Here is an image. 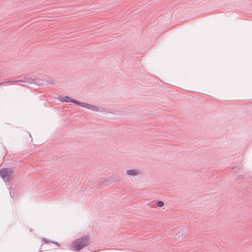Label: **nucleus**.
I'll return each instance as SVG.
<instances>
[{"instance_id": "f257e3e1", "label": "nucleus", "mask_w": 252, "mask_h": 252, "mask_svg": "<svg viewBox=\"0 0 252 252\" xmlns=\"http://www.w3.org/2000/svg\"><path fill=\"white\" fill-rule=\"evenodd\" d=\"M90 242L89 236H84L76 239L73 242V248L75 251H79L88 246Z\"/></svg>"}, {"instance_id": "f03ea898", "label": "nucleus", "mask_w": 252, "mask_h": 252, "mask_svg": "<svg viewBox=\"0 0 252 252\" xmlns=\"http://www.w3.org/2000/svg\"><path fill=\"white\" fill-rule=\"evenodd\" d=\"M13 171L10 168H1L0 170V176L5 182H9L12 178Z\"/></svg>"}, {"instance_id": "7ed1b4c3", "label": "nucleus", "mask_w": 252, "mask_h": 252, "mask_svg": "<svg viewBox=\"0 0 252 252\" xmlns=\"http://www.w3.org/2000/svg\"><path fill=\"white\" fill-rule=\"evenodd\" d=\"M79 106L94 111H103V110L104 109L103 108L99 107L98 106H97L96 105H94L87 103L81 102H80Z\"/></svg>"}, {"instance_id": "20e7f679", "label": "nucleus", "mask_w": 252, "mask_h": 252, "mask_svg": "<svg viewBox=\"0 0 252 252\" xmlns=\"http://www.w3.org/2000/svg\"><path fill=\"white\" fill-rule=\"evenodd\" d=\"M59 100L62 102H72L79 106L80 102L68 96H61Z\"/></svg>"}, {"instance_id": "39448f33", "label": "nucleus", "mask_w": 252, "mask_h": 252, "mask_svg": "<svg viewBox=\"0 0 252 252\" xmlns=\"http://www.w3.org/2000/svg\"><path fill=\"white\" fill-rule=\"evenodd\" d=\"M10 83L11 82H25V83H33V80L32 78L25 77H20L18 79L15 80L14 81H10Z\"/></svg>"}, {"instance_id": "423d86ee", "label": "nucleus", "mask_w": 252, "mask_h": 252, "mask_svg": "<svg viewBox=\"0 0 252 252\" xmlns=\"http://www.w3.org/2000/svg\"><path fill=\"white\" fill-rule=\"evenodd\" d=\"M126 174L129 176H138L142 174V172L137 169H131L127 170Z\"/></svg>"}, {"instance_id": "0eeeda50", "label": "nucleus", "mask_w": 252, "mask_h": 252, "mask_svg": "<svg viewBox=\"0 0 252 252\" xmlns=\"http://www.w3.org/2000/svg\"><path fill=\"white\" fill-rule=\"evenodd\" d=\"M42 239L45 244L52 243L56 244L58 246H59V243L57 242L50 240L44 238H43Z\"/></svg>"}, {"instance_id": "6e6552de", "label": "nucleus", "mask_w": 252, "mask_h": 252, "mask_svg": "<svg viewBox=\"0 0 252 252\" xmlns=\"http://www.w3.org/2000/svg\"><path fill=\"white\" fill-rule=\"evenodd\" d=\"M157 205L159 207H162L164 205V203L161 201H158L157 202Z\"/></svg>"}, {"instance_id": "1a4fd4ad", "label": "nucleus", "mask_w": 252, "mask_h": 252, "mask_svg": "<svg viewBox=\"0 0 252 252\" xmlns=\"http://www.w3.org/2000/svg\"><path fill=\"white\" fill-rule=\"evenodd\" d=\"M10 81H7V82H5L0 83V86L3 85L4 84H5L6 83L9 84H10Z\"/></svg>"}]
</instances>
